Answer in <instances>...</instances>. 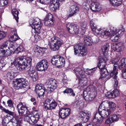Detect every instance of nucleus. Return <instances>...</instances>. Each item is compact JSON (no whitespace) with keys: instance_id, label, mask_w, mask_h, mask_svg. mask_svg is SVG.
<instances>
[{"instance_id":"nucleus-53","label":"nucleus","mask_w":126,"mask_h":126,"mask_svg":"<svg viewBox=\"0 0 126 126\" xmlns=\"http://www.w3.org/2000/svg\"><path fill=\"white\" fill-rule=\"evenodd\" d=\"M0 6H5L7 5L8 2V0H0Z\"/></svg>"},{"instance_id":"nucleus-63","label":"nucleus","mask_w":126,"mask_h":126,"mask_svg":"<svg viewBox=\"0 0 126 126\" xmlns=\"http://www.w3.org/2000/svg\"><path fill=\"white\" fill-rule=\"evenodd\" d=\"M23 120V118L21 117H20L17 120V124L19 126H22V123Z\"/></svg>"},{"instance_id":"nucleus-57","label":"nucleus","mask_w":126,"mask_h":126,"mask_svg":"<svg viewBox=\"0 0 126 126\" xmlns=\"http://www.w3.org/2000/svg\"><path fill=\"white\" fill-rule=\"evenodd\" d=\"M47 19V20H53V15L50 13H49L47 16V17L44 19Z\"/></svg>"},{"instance_id":"nucleus-13","label":"nucleus","mask_w":126,"mask_h":126,"mask_svg":"<svg viewBox=\"0 0 126 126\" xmlns=\"http://www.w3.org/2000/svg\"><path fill=\"white\" fill-rule=\"evenodd\" d=\"M117 29L115 28H112L109 30H105L104 32V38H107L109 36H111V39L112 41V39H115L114 37L117 34Z\"/></svg>"},{"instance_id":"nucleus-48","label":"nucleus","mask_w":126,"mask_h":126,"mask_svg":"<svg viewBox=\"0 0 126 126\" xmlns=\"http://www.w3.org/2000/svg\"><path fill=\"white\" fill-rule=\"evenodd\" d=\"M82 70V69L81 68L77 67L74 69V71L76 75H77L78 77H79L80 75L79 72H80Z\"/></svg>"},{"instance_id":"nucleus-31","label":"nucleus","mask_w":126,"mask_h":126,"mask_svg":"<svg viewBox=\"0 0 126 126\" xmlns=\"http://www.w3.org/2000/svg\"><path fill=\"white\" fill-rule=\"evenodd\" d=\"M10 55V52L8 49H0V57H8Z\"/></svg>"},{"instance_id":"nucleus-55","label":"nucleus","mask_w":126,"mask_h":126,"mask_svg":"<svg viewBox=\"0 0 126 126\" xmlns=\"http://www.w3.org/2000/svg\"><path fill=\"white\" fill-rule=\"evenodd\" d=\"M7 107L11 108H13V104L11 100H8L7 102Z\"/></svg>"},{"instance_id":"nucleus-56","label":"nucleus","mask_w":126,"mask_h":126,"mask_svg":"<svg viewBox=\"0 0 126 126\" xmlns=\"http://www.w3.org/2000/svg\"><path fill=\"white\" fill-rule=\"evenodd\" d=\"M43 88H44L42 86V84H37L36 86V89L35 90V91L36 92V91H37V90H41V89H43Z\"/></svg>"},{"instance_id":"nucleus-37","label":"nucleus","mask_w":126,"mask_h":126,"mask_svg":"<svg viewBox=\"0 0 126 126\" xmlns=\"http://www.w3.org/2000/svg\"><path fill=\"white\" fill-rule=\"evenodd\" d=\"M45 88L41 89V90L36 91V92L37 94L38 97L41 98H42L44 95L45 91Z\"/></svg>"},{"instance_id":"nucleus-11","label":"nucleus","mask_w":126,"mask_h":126,"mask_svg":"<svg viewBox=\"0 0 126 126\" xmlns=\"http://www.w3.org/2000/svg\"><path fill=\"white\" fill-rule=\"evenodd\" d=\"M119 58L118 57L117 58H113L111 60V62L114 64L113 70L111 71L110 74V76H113L114 73V75L115 76L118 74V72L116 69V67L118 66H119V63H120V62H119Z\"/></svg>"},{"instance_id":"nucleus-64","label":"nucleus","mask_w":126,"mask_h":126,"mask_svg":"<svg viewBox=\"0 0 126 126\" xmlns=\"http://www.w3.org/2000/svg\"><path fill=\"white\" fill-rule=\"evenodd\" d=\"M7 43L6 42L4 43L0 47V48L2 49L6 48L7 46Z\"/></svg>"},{"instance_id":"nucleus-21","label":"nucleus","mask_w":126,"mask_h":126,"mask_svg":"<svg viewBox=\"0 0 126 126\" xmlns=\"http://www.w3.org/2000/svg\"><path fill=\"white\" fill-rule=\"evenodd\" d=\"M90 7L91 9L94 11H98L101 10L99 4L97 2H93L91 4Z\"/></svg>"},{"instance_id":"nucleus-40","label":"nucleus","mask_w":126,"mask_h":126,"mask_svg":"<svg viewBox=\"0 0 126 126\" xmlns=\"http://www.w3.org/2000/svg\"><path fill=\"white\" fill-rule=\"evenodd\" d=\"M120 118L121 116L120 115L114 114L112 115L110 118L112 121V122H113L118 121Z\"/></svg>"},{"instance_id":"nucleus-15","label":"nucleus","mask_w":126,"mask_h":126,"mask_svg":"<svg viewBox=\"0 0 126 126\" xmlns=\"http://www.w3.org/2000/svg\"><path fill=\"white\" fill-rule=\"evenodd\" d=\"M42 24L41 21L38 19H34L31 25L32 28L34 29L35 31L39 32Z\"/></svg>"},{"instance_id":"nucleus-3","label":"nucleus","mask_w":126,"mask_h":126,"mask_svg":"<svg viewBox=\"0 0 126 126\" xmlns=\"http://www.w3.org/2000/svg\"><path fill=\"white\" fill-rule=\"evenodd\" d=\"M33 115L30 116V115H26L24 117V120L30 124L33 125L36 124L39 118L40 115L37 110L33 111Z\"/></svg>"},{"instance_id":"nucleus-34","label":"nucleus","mask_w":126,"mask_h":126,"mask_svg":"<svg viewBox=\"0 0 126 126\" xmlns=\"http://www.w3.org/2000/svg\"><path fill=\"white\" fill-rule=\"evenodd\" d=\"M121 62L119 65V68L120 69H124L126 67V58L122 59Z\"/></svg>"},{"instance_id":"nucleus-36","label":"nucleus","mask_w":126,"mask_h":126,"mask_svg":"<svg viewBox=\"0 0 126 126\" xmlns=\"http://www.w3.org/2000/svg\"><path fill=\"white\" fill-rule=\"evenodd\" d=\"M12 13L16 21L18 22L19 18L18 15L19 14L18 10L16 9H13L12 10Z\"/></svg>"},{"instance_id":"nucleus-30","label":"nucleus","mask_w":126,"mask_h":126,"mask_svg":"<svg viewBox=\"0 0 126 126\" xmlns=\"http://www.w3.org/2000/svg\"><path fill=\"white\" fill-rule=\"evenodd\" d=\"M100 69L101 70V76L99 79H101L103 80L106 79V77L109 74L107 69L104 67Z\"/></svg>"},{"instance_id":"nucleus-43","label":"nucleus","mask_w":126,"mask_h":126,"mask_svg":"<svg viewBox=\"0 0 126 126\" xmlns=\"http://www.w3.org/2000/svg\"><path fill=\"white\" fill-rule=\"evenodd\" d=\"M44 23L46 26H50L53 24V20H48L44 19Z\"/></svg>"},{"instance_id":"nucleus-10","label":"nucleus","mask_w":126,"mask_h":126,"mask_svg":"<svg viewBox=\"0 0 126 126\" xmlns=\"http://www.w3.org/2000/svg\"><path fill=\"white\" fill-rule=\"evenodd\" d=\"M80 76L78 77L77 75L76 76L79 79V85L81 87L86 85L87 82V79L85 73V71L82 70L79 72Z\"/></svg>"},{"instance_id":"nucleus-26","label":"nucleus","mask_w":126,"mask_h":126,"mask_svg":"<svg viewBox=\"0 0 126 126\" xmlns=\"http://www.w3.org/2000/svg\"><path fill=\"white\" fill-rule=\"evenodd\" d=\"M112 48L115 51L121 52L122 50L123 47L121 43H118L113 45Z\"/></svg>"},{"instance_id":"nucleus-52","label":"nucleus","mask_w":126,"mask_h":126,"mask_svg":"<svg viewBox=\"0 0 126 126\" xmlns=\"http://www.w3.org/2000/svg\"><path fill=\"white\" fill-rule=\"evenodd\" d=\"M112 92L114 98L118 96L119 95V92L117 89L114 90Z\"/></svg>"},{"instance_id":"nucleus-24","label":"nucleus","mask_w":126,"mask_h":126,"mask_svg":"<svg viewBox=\"0 0 126 126\" xmlns=\"http://www.w3.org/2000/svg\"><path fill=\"white\" fill-rule=\"evenodd\" d=\"M103 104H106L109 105V107H108L104 109H103L102 110H105L107 109H108L109 111L110 110V113L109 114V115L111 113L113 110L116 107L115 103L112 102H110L109 104L107 102L104 103L103 102L101 104V105H102Z\"/></svg>"},{"instance_id":"nucleus-44","label":"nucleus","mask_w":126,"mask_h":126,"mask_svg":"<svg viewBox=\"0 0 126 126\" xmlns=\"http://www.w3.org/2000/svg\"><path fill=\"white\" fill-rule=\"evenodd\" d=\"M108 45L104 46L102 47L101 50L102 52L103 55H105V53L107 52L109 50Z\"/></svg>"},{"instance_id":"nucleus-46","label":"nucleus","mask_w":126,"mask_h":126,"mask_svg":"<svg viewBox=\"0 0 126 126\" xmlns=\"http://www.w3.org/2000/svg\"><path fill=\"white\" fill-rule=\"evenodd\" d=\"M114 74H114L113 76L111 77H113L114 78V82L113 83V87L114 88H116L117 87L118 84V80L116 79L117 76V75H116V76H115Z\"/></svg>"},{"instance_id":"nucleus-29","label":"nucleus","mask_w":126,"mask_h":126,"mask_svg":"<svg viewBox=\"0 0 126 126\" xmlns=\"http://www.w3.org/2000/svg\"><path fill=\"white\" fill-rule=\"evenodd\" d=\"M124 30V29L121 28V29L117 30V34L114 36L115 39H112L113 41H116L118 40L119 38L122 35L123 33Z\"/></svg>"},{"instance_id":"nucleus-39","label":"nucleus","mask_w":126,"mask_h":126,"mask_svg":"<svg viewBox=\"0 0 126 126\" xmlns=\"http://www.w3.org/2000/svg\"><path fill=\"white\" fill-rule=\"evenodd\" d=\"M46 49V47H36L35 48L34 51L35 52L37 53H40L42 52H44Z\"/></svg>"},{"instance_id":"nucleus-9","label":"nucleus","mask_w":126,"mask_h":126,"mask_svg":"<svg viewBox=\"0 0 126 126\" xmlns=\"http://www.w3.org/2000/svg\"><path fill=\"white\" fill-rule=\"evenodd\" d=\"M17 107L19 115L20 116L25 115L29 112L26 104L24 103H19L17 105Z\"/></svg>"},{"instance_id":"nucleus-22","label":"nucleus","mask_w":126,"mask_h":126,"mask_svg":"<svg viewBox=\"0 0 126 126\" xmlns=\"http://www.w3.org/2000/svg\"><path fill=\"white\" fill-rule=\"evenodd\" d=\"M86 92L83 91V94L84 98L85 100L87 101H92L95 97L96 94L95 93L92 94H88V93H86Z\"/></svg>"},{"instance_id":"nucleus-50","label":"nucleus","mask_w":126,"mask_h":126,"mask_svg":"<svg viewBox=\"0 0 126 126\" xmlns=\"http://www.w3.org/2000/svg\"><path fill=\"white\" fill-rule=\"evenodd\" d=\"M19 66L17 67V69L20 71H23L26 69L27 66L26 65H19Z\"/></svg>"},{"instance_id":"nucleus-6","label":"nucleus","mask_w":126,"mask_h":126,"mask_svg":"<svg viewBox=\"0 0 126 126\" xmlns=\"http://www.w3.org/2000/svg\"><path fill=\"white\" fill-rule=\"evenodd\" d=\"M57 106V104L56 102L52 98H47L44 104V108L48 110L54 109Z\"/></svg>"},{"instance_id":"nucleus-20","label":"nucleus","mask_w":126,"mask_h":126,"mask_svg":"<svg viewBox=\"0 0 126 126\" xmlns=\"http://www.w3.org/2000/svg\"><path fill=\"white\" fill-rule=\"evenodd\" d=\"M97 91L96 88L95 86L93 85H90L84 91H83L86 92V93H88V94H92V93L96 94V92Z\"/></svg>"},{"instance_id":"nucleus-14","label":"nucleus","mask_w":126,"mask_h":126,"mask_svg":"<svg viewBox=\"0 0 126 126\" xmlns=\"http://www.w3.org/2000/svg\"><path fill=\"white\" fill-rule=\"evenodd\" d=\"M66 26L69 32L72 34H77L79 32V29L76 25H73L68 23L66 24Z\"/></svg>"},{"instance_id":"nucleus-61","label":"nucleus","mask_w":126,"mask_h":126,"mask_svg":"<svg viewBox=\"0 0 126 126\" xmlns=\"http://www.w3.org/2000/svg\"><path fill=\"white\" fill-rule=\"evenodd\" d=\"M37 1L39 2L44 4H48L50 2V0H37Z\"/></svg>"},{"instance_id":"nucleus-45","label":"nucleus","mask_w":126,"mask_h":126,"mask_svg":"<svg viewBox=\"0 0 126 126\" xmlns=\"http://www.w3.org/2000/svg\"><path fill=\"white\" fill-rule=\"evenodd\" d=\"M96 67H95L91 69H86L85 71V73L88 75H91L94 71L95 70Z\"/></svg>"},{"instance_id":"nucleus-12","label":"nucleus","mask_w":126,"mask_h":126,"mask_svg":"<svg viewBox=\"0 0 126 126\" xmlns=\"http://www.w3.org/2000/svg\"><path fill=\"white\" fill-rule=\"evenodd\" d=\"M48 66L47 62L46 60H43L38 62L36 64V67L38 71H45L47 70Z\"/></svg>"},{"instance_id":"nucleus-1","label":"nucleus","mask_w":126,"mask_h":126,"mask_svg":"<svg viewBox=\"0 0 126 126\" xmlns=\"http://www.w3.org/2000/svg\"><path fill=\"white\" fill-rule=\"evenodd\" d=\"M108 109L102 110L101 111H99L96 113L95 117L93 120V124L94 126H100L102 124L104 119L106 118L110 113V110H108Z\"/></svg>"},{"instance_id":"nucleus-59","label":"nucleus","mask_w":126,"mask_h":126,"mask_svg":"<svg viewBox=\"0 0 126 126\" xmlns=\"http://www.w3.org/2000/svg\"><path fill=\"white\" fill-rule=\"evenodd\" d=\"M106 97L109 98H114L112 92H108L106 94Z\"/></svg>"},{"instance_id":"nucleus-58","label":"nucleus","mask_w":126,"mask_h":126,"mask_svg":"<svg viewBox=\"0 0 126 126\" xmlns=\"http://www.w3.org/2000/svg\"><path fill=\"white\" fill-rule=\"evenodd\" d=\"M90 115H86L83 118L81 119V120L83 121L84 122H87L88 120H89L90 117Z\"/></svg>"},{"instance_id":"nucleus-35","label":"nucleus","mask_w":126,"mask_h":126,"mask_svg":"<svg viewBox=\"0 0 126 126\" xmlns=\"http://www.w3.org/2000/svg\"><path fill=\"white\" fill-rule=\"evenodd\" d=\"M64 93H67L68 96H74L75 95V94L74 93L72 89L70 88L66 89L65 90L63 91Z\"/></svg>"},{"instance_id":"nucleus-49","label":"nucleus","mask_w":126,"mask_h":126,"mask_svg":"<svg viewBox=\"0 0 126 126\" xmlns=\"http://www.w3.org/2000/svg\"><path fill=\"white\" fill-rule=\"evenodd\" d=\"M6 64L5 61L3 58L0 59V70Z\"/></svg>"},{"instance_id":"nucleus-62","label":"nucleus","mask_w":126,"mask_h":126,"mask_svg":"<svg viewBox=\"0 0 126 126\" xmlns=\"http://www.w3.org/2000/svg\"><path fill=\"white\" fill-rule=\"evenodd\" d=\"M122 70V77L125 79H126V69H121Z\"/></svg>"},{"instance_id":"nucleus-41","label":"nucleus","mask_w":126,"mask_h":126,"mask_svg":"<svg viewBox=\"0 0 126 126\" xmlns=\"http://www.w3.org/2000/svg\"><path fill=\"white\" fill-rule=\"evenodd\" d=\"M91 115V113L90 112H84L83 111H81L80 112L79 114V117L81 119L83 118L86 115Z\"/></svg>"},{"instance_id":"nucleus-42","label":"nucleus","mask_w":126,"mask_h":126,"mask_svg":"<svg viewBox=\"0 0 126 126\" xmlns=\"http://www.w3.org/2000/svg\"><path fill=\"white\" fill-rule=\"evenodd\" d=\"M111 5L114 6H119L122 3L121 0H110Z\"/></svg>"},{"instance_id":"nucleus-51","label":"nucleus","mask_w":126,"mask_h":126,"mask_svg":"<svg viewBox=\"0 0 126 126\" xmlns=\"http://www.w3.org/2000/svg\"><path fill=\"white\" fill-rule=\"evenodd\" d=\"M6 35V32L3 31H0V41L3 39Z\"/></svg>"},{"instance_id":"nucleus-18","label":"nucleus","mask_w":126,"mask_h":126,"mask_svg":"<svg viewBox=\"0 0 126 126\" xmlns=\"http://www.w3.org/2000/svg\"><path fill=\"white\" fill-rule=\"evenodd\" d=\"M26 59L24 57L21 56L16 59L13 63L15 66L17 64L18 65H26Z\"/></svg>"},{"instance_id":"nucleus-5","label":"nucleus","mask_w":126,"mask_h":126,"mask_svg":"<svg viewBox=\"0 0 126 126\" xmlns=\"http://www.w3.org/2000/svg\"><path fill=\"white\" fill-rule=\"evenodd\" d=\"M51 61L53 65H56L57 67L63 66L65 64V60L63 58L58 55L53 56Z\"/></svg>"},{"instance_id":"nucleus-7","label":"nucleus","mask_w":126,"mask_h":126,"mask_svg":"<svg viewBox=\"0 0 126 126\" xmlns=\"http://www.w3.org/2000/svg\"><path fill=\"white\" fill-rule=\"evenodd\" d=\"M74 48L75 55H77L79 52L82 56L86 55V49L84 44L81 43L76 45L74 46Z\"/></svg>"},{"instance_id":"nucleus-38","label":"nucleus","mask_w":126,"mask_h":126,"mask_svg":"<svg viewBox=\"0 0 126 126\" xmlns=\"http://www.w3.org/2000/svg\"><path fill=\"white\" fill-rule=\"evenodd\" d=\"M7 79L9 81L12 80L15 77L14 73L12 71H10L7 74Z\"/></svg>"},{"instance_id":"nucleus-16","label":"nucleus","mask_w":126,"mask_h":126,"mask_svg":"<svg viewBox=\"0 0 126 126\" xmlns=\"http://www.w3.org/2000/svg\"><path fill=\"white\" fill-rule=\"evenodd\" d=\"M70 110L68 108L61 109L59 112V115L62 119H64L68 116L70 113Z\"/></svg>"},{"instance_id":"nucleus-2","label":"nucleus","mask_w":126,"mask_h":126,"mask_svg":"<svg viewBox=\"0 0 126 126\" xmlns=\"http://www.w3.org/2000/svg\"><path fill=\"white\" fill-rule=\"evenodd\" d=\"M63 44V41L61 38L54 36L49 39L48 45L52 51H56L59 50Z\"/></svg>"},{"instance_id":"nucleus-60","label":"nucleus","mask_w":126,"mask_h":126,"mask_svg":"<svg viewBox=\"0 0 126 126\" xmlns=\"http://www.w3.org/2000/svg\"><path fill=\"white\" fill-rule=\"evenodd\" d=\"M34 41L36 42L39 41L41 39V37L37 34H35L34 35Z\"/></svg>"},{"instance_id":"nucleus-47","label":"nucleus","mask_w":126,"mask_h":126,"mask_svg":"<svg viewBox=\"0 0 126 126\" xmlns=\"http://www.w3.org/2000/svg\"><path fill=\"white\" fill-rule=\"evenodd\" d=\"M26 65L27 67H30L31 65L32 59L30 57H28L26 59Z\"/></svg>"},{"instance_id":"nucleus-19","label":"nucleus","mask_w":126,"mask_h":126,"mask_svg":"<svg viewBox=\"0 0 126 126\" xmlns=\"http://www.w3.org/2000/svg\"><path fill=\"white\" fill-rule=\"evenodd\" d=\"M57 81L55 79H51L48 80V84L51 91L56 88L57 86Z\"/></svg>"},{"instance_id":"nucleus-4","label":"nucleus","mask_w":126,"mask_h":126,"mask_svg":"<svg viewBox=\"0 0 126 126\" xmlns=\"http://www.w3.org/2000/svg\"><path fill=\"white\" fill-rule=\"evenodd\" d=\"M28 82L25 79L19 78L14 81L13 84L14 87L16 89L21 88L26 90L28 88Z\"/></svg>"},{"instance_id":"nucleus-28","label":"nucleus","mask_w":126,"mask_h":126,"mask_svg":"<svg viewBox=\"0 0 126 126\" xmlns=\"http://www.w3.org/2000/svg\"><path fill=\"white\" fill-rule=\"evenodd\" d=\"M106 58H102L100 59L98 67L99 69H102L105 67L106 64Z\"/></svg>"},{"instance_id":"nucleus-23","label":"nucleus","mask_w":126,"mask_h":126,"mask_svg":"<svg viewBox=\"0 0 126 126\" xmlns=\"http://www.w3.org/2000/svg\"><path fill=\"white\" fill-rule=\"evenodd\" d=\"M70 14L69 15L70 16H73L74 15L78 12L79 10V6L78 5H76L71 6L70 7Z\"/></svg>"},{"instance_id":"nucleus-17","label":"nucleus","mask_w":126,"mask_h":126,"mask_svg":"<svg viewBox=\"0 0 126 126\" xmlns=\"http://www.w3.org/2000/svg\"><path fill=\"white\" fill-rule=\"evenodd\" d=\"M11 32L10 33V37L9 38V40L11 42L16 41L19 39V37L17 35L16 30L15 29L12 28L11 29Z\"/></svg>"},{"instance_id":"nucleus-54","label":"nucleus","mask_w":126,"mask_h":126,"mask_svg":"<svg viewBox=\"0 0 126 126\" xmlns=\"http://www.w3.org/2000/svg\"><path fill=\"white\" fill-rule=\"evenodd\" d=\"M24 49L23 47L22 46H20L16 48V50L15 51L17 53H19L23 51Z\"/></svg>"},{"instance_id":"nucleus-25","label":"nucleus","mask_w":126,"mask_h":126,"mask_svg":"<svg viewBox=\"0 0 126 126\" xmlns=\"http://www.w3.org/2000/svg\"><path fill=\"white\" fill-rule=\"evenodd\" d=\"M29 75L34 81H35L37 79V74L34 70L30 69L28 71Z\"/></svg>"},{"instance_id":"nucleus-8","label":"nucleus","mask_w":126,"mask_h":126,"mask_svg":"<svg viewBox=\"0 0 126 126\" xmlns=\"http://www.w3.org/2000/svg\"><path fill=\"white\" fill-rule=\"evenodd\" d=\"M90 25L92 30L94 33L95 35L104 38V32L105 30L100 28H97L95 24L92 22H90Z\"/></svg>"},{"instance_id":"nucleus-33","label":"nucleus","mask_w":126,"mask_h":126,"mask_svg":"<svg viewBox=\"0 0 126 126\" xmlns=\"http://www.w3.org/2000/svg\"><path fill=\"white\" fill-rule=\"evenodd\" d=\"M84 41L86 44L89 46H91L93 43L92 39L89 36H85Z\"/></svg>"},{"instance_id":"nucleus-27","label":"nucleus","mask_w":126,"mask_h":126,"mask_svg":"<svg viewBox=\"0 0 126 126\" xmlns=\"http://www.w3.org/2000/svg\"><path fill=\"white\" fill-rule=\"evenodd\" d=\"M60 0H50V7L52 8V10L55 11L58 8L59 3V1Z\"/></svg>"},{"instance_id":"nucleus-32","label":"nucleus","mask_w":126,"mask_h":126,"mask_svg":"<svg viewBox=\"0 0 126 126\" xmlns=\"http://www.w3.org/2000/svg\"><path fill=\"white\" fill-rule=\"evenodd\" d=\"M9 119H10V116H9L8 118H4L2 121L3 125L4 126H12L10 124L11 123L10 122Z\"/></svg>"}]
</instances>
